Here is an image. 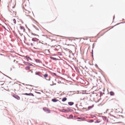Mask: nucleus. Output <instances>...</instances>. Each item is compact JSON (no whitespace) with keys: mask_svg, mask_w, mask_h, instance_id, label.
I'll use <instances>...</instances> for the list:
<instances>
[{"mask_svg":"<svg viewBox=\"0 0 125 125\" xmlns=\"http://www.w3.org/2000/svg\"><path fill=\"white\" fill-rule=\"evenodd\" d=\"M110 115L111 116L110 118L112 120V122L115 123L116 122V119L118 118V116H120L117 115V113H115L113 115L110 114Z\"/></svg>","mask_w":125,"mask_h":125,"instance_id":"obj_1","label":"nucleus"},{"mask_svg":"<svg viewBox=\"0 0 125 125\" xmlns=\"http://www.w3.org/2000/svg\"><path fill=\"white\" fill-rule=\"evenodd\" d=\"M30 87V86L28 85H27V87L24 88V91H29L31 89Z\"/></svg>","mask_w":125,"mask_h":125,"instance_id":"obj_2","label":"nucleus"},{"mask_svg":"<svg viewBox=\"0 0 125 125\" xmlns=\"http://www.w3.org/2000/svg\"><path fill=\"white\" fill-rule=\"evenodd\" d=\"M43 110L45 112H47L48 113H50V110L47 108L44 107L43 108Z\"/></svg>","mask_w":125,"mask_h":125,"instance_id":"obj_3","label":"nucleus"},{"mask_svg":"<svg viewBox=\"0 0 125 125\" xmlns=\"http://www.w3.org/2000/svg\"><path fill=\"white\" fill-rule=\"evenodd\" d=\"M50 58L51 59H52L55 60H59L60 59V57H58V58H56L55 57H51Z\"/></svg>","mask_w":125,"mask_h":125,"instance_id":"obj_4","label":"nucleus"},{"mask_svg":"<svg viewBox=\"0 0 125 125\" xmlns=\"http://www.w3.org/2000/svg\"><path fill=\"white\" fill-rule=\"evenodd\" d=\"M13 96L17 100H18L20 99V97L17 95H13Z\"/></svg>","mask_w":125,"mask_h":125,"instance_id":"obj_5","label":"nucleus"},{"mask_svg":"<svg viewBox=\"0 0 125 125\" xmlns=\"http://www.w3.org/2000/svg\"><path fill=\"white\" fill-rule=\"evenodd\" d=\"M24 94L26 95H31L32 96H34V95L31 93H30L29 94H27V93H25L24 94Z\"/></svg>","mask_w":125,"mask_h":125,"instance_id":"obj_6","label":"nucleus"},{"mask_svg":"<svg viewBox=\"0 0 125 125\" xmlns=\"http://www.w3.org/2000/svg\"><path fill=\"white\" fill-rule=\"evenodd\" d=\"M52 101L53 102H56L58 101V100L56 99L55 98H54L52 99Z\"/></svg>","mask_w":125,"mask_h":125,"instance_id":"obj_7","label":"nucleus"},{"mask_svg":"<svg viewBox=\"0 0 125 125\" xmlns=\"http://www.w3.org/2000/svg\"><path fill=\"white\" fill-rule=\"evenodd\" d=\"M30 33L31 35H34L35 36H37L38 37V38L39 37V36L38 35L34 33H33L32 32H31Z\"/></svg>","mask_w":125,"mask_h":125,"instance_id":"obj_8","label":"nucleus"},{"mask_svg":"<svg viewBox=\"0 0 125 125\" xmlns=\"http://www.w3.org/2000/svg\"><path fill=\"white\" fill-rule=\"evenodd\" d=\"M74 104V103L72 102H69L68 103V104L70 105H73Z\"/></svg>","mask_w":125,"mask_h":125,"instance_id":"obj_9","label":"nucleus"},{"mask_svg":"<svg viewBox=\"0 0 125 125\" xmlns=\"http://www.w3.org/2000/svg\"><path fill=\"white\" fill-rule=\"evenodd\" d=\"M61 111L63 112H68V111L67 110H66L64 109H62V110H61Z\"/></svg>","mask_w":125,"mask_h":125,"instance_id":"obj_10","label":"nucleus"},{"mask_svg":"<svg viewBox=\"0 0 125 125\" xmlns=\"http://www.w3.org/2000/svg\"><path fill=\"white\" fill-rule=\"evenodd\" d=\"M110 95L111 96H113L114 95V93L112 91L110 92Z\"/></svg>","mask_w":125,"mask_h":125,"instance_id":"obj_11","label":"nucleus"},{"mask_svg":"<svg viewBox=\"0 0 125 125\" xmlns=\"http://www.w3.org/2000/svg\"><path fill=\"white\" fill-rule=\"evenodd\" d=\"M23 63L24 64L26 65H28L29 63L28 62H24Z\"/></svg>","mask_w":125,"mask_h":125,"instance_id":"obj_12","label":"nucleus"},{"mask_svg":"<svg viewBox=\"0 0 125 125\" xmlns=\"http://www.w3.org/2000/svg\"><path fill=\"white\" fill-rule=\"evenodd\" d=\"M97 98V96H96L95 98H94V101H95V102H98V101H99V100H96V98Z\"/></svg>","mask_w":125,"mask_h":125,"instance_id":"obj_13","label":"nucleus"},{"mask_svg":"<svg viewBox=\"0 0 125 125\" xmlns=\"http://www.w3.org/2000/svg\"><path fill=\"white\" fill-rule=\"evenodd\" d=\"M20 28L21 29H23L24 30V31L25 30V29L24 27L22 26H20Z\"/></svg>","mask_w":125,"mask_h":125,"instance_id":"obj_14","label":"nucleus"},{"mask_svg":"<svg viewBox=\"0 0 125 125\" xmlns=\"http://www.w3.org/2000/svg\"><path fill=\"white\" fill-rule=\"evenodd\" d=\"M67 99L66 97H64L62 99V101L63 102H64Z\"/></svg>","mask_w":125,"mask_h":125,"instance_id":"obj_15","label":"nucleus"},{"mask_svg":"<svg viewBox=\"0 0 125 125\" xmlns=\"http://www.w3.org/2000/svg\"><path fill=\"white\" fill-rule=\"evenodd\" d=\"M26 58H27V60L28 61H29V60H31V58L29 57H28L27 56H26Z\"/></svg>","mask_w":125,"mask_h":125,"instance_id":"obj_16","label":"nucleus"},{"mask_svg":"<svg viewBox=\"0 0 125 125\" xmlns=\"http://www.w3.org/2000/svg\"><path fill=\"white\" fill-rule=\"evenodd\" d=\"M102 118L104 120H106L107 119V117L105 116H103L102 117Z\"/></svg>","mask_w":125,"mask_h":125,"instance_id":"obj_17","label":"nucleus"},{"mask_svg":"<svg viewBox=\"0 0 125 125\" xmlns=\"http://www.w3.org/2000/svg\"><path fill=\"white\" fill-rule=\"evenodd\" d=\"M35 61L37 62L40 63L41 62V61L39 60L36 59Z\"/></svg>","mask_w":125,"mask_h":125,"instance_id":"obj_18","label":"nucleus"},{"mask_svg":"<svg viewBox=\"0 0 125 125\" xmlns=\"http://www.w3.org/2000/svg\"><path fill=\"white\" fill-rule=\"evenodd\" d=\"M33 26L36 30L38 31L39 30V29L38 28H37L35 25H33Z\"/></svg>","mask_w":125,"mask_h":125,"instance_id":"obj_19","label":"nucleus"},{"mask_svg":"<svg viewBox=\"0 0 125 125\" xmlns=\"http://www.w3.org/2000/svg\"><path fill=\"white\" fill-rule=\"evenodd\" d=\"M30 67L29 66H27L25 67V69L26 70H29L30 69Z\"/></svg>","mask_w":125,"mask_h":125,"instance_id":"obj_20","label":"nucleus"},{"mask_svg":"<svg viewBox=\"0 0 125 125\" xmlns=\"http://www.w3.org/2000/svg\"><path fill=\"white\" fill-rule=\"evenodd\" d=\"M43 76L45 78H46L48 77V75L47 74H45Z\"/></svg>","mask_w":125,"mask_h":125,"instance_id":"obj_21","label":"nucleus"},{"mask_svg":"<svg viewBox=\"0 0 125 125\" xmlns=\"http://www.w3.org/2000/svg\"><path fill=\"white\" fill-rule=\"evenodd\" d=\"M35 38H33L32 39V41H34V42H36V40L35 39Z\"/></svg>","mask_w":125,"mask_h":125,"instance_id":"obj_22","label":"nucleus"},{"mask_svg":"<svg viewBox=\"0 0 125 125\" xmlns=\"http://www.w3.org/2000/svg\"><path fill=\"white\" fill-rule=\"evenodd\" d=\"M12 32L15 36H17V35L16 33L14 31H13Z\"/></svg>","mask_w":125,"mask_h":125,"instance_id":"obj_23","label":"nucleus"},{"mask_svg":"<svg viewBox=\"0 0 125 125\" xmlns=\"http://www.w3.org/2000/svg\"><path fill=\"white\" fill-rule=\"evenodd\" d=\"M13 21H14V23L15 24H16V20L15 19H13Z\"/></svg>","mask_w":125,"mask_h":125,"instance_id":"obj_24","label":"nucleus"},{"mask_svg":"<svg viewBox=\"0 0 125 125\" xmlns=\"http://www.w3.org/2000/svg\"><path fill=\"white\" fill-rule=\"evenodd\" d=\"M94 122V120H89V122L92 123Z\"/></svg>","mask_w":125,"mask_h":125,"instance_id":"obj_25","label":"nucleus"},{"mask_svg":"<svg viewBox=\"0 0 125 125\" xmlns=\"http://www.w3.org/2000/svg\"><path fill=\"white\" fill-rule=\"evenodd\" d=\"M35 39H36V42H37L39 40V39H37L36 38H35Z\"/></svg>","mask_w":125,"mask_h":125,"instance_id":"obj_26","label":"nucleus"},{"mask_svg":"<svg viewBox=\"0 0 125 125\" xmlns=\"http://www.w3.org/2000/svg\"><path fill=\"white\" fill-rule=\"evenodd\" d=\"M123 23V22H121V23H118L117 24H116V25H115L114 26H116V25H118V24H120V23Z\"/></svg>","mask_w":125,"mask_h":125,"instance_id":"obj_27","label":"nucleus"},{"mask_svg":"<svg viewBox=\"0 0 125 125\" xmlns=\"http://www.w3.org/2000/svg\"><path fill=\"white\" fill-rule=\"evenodd\" d=\"M28 65L29 66H32V65L31 64V63H29V64Z\"/></svg>","mask_w":125,"mask_h":125,"instance_id":"obj_28","label":"nucleus"},{"mask_svg":"<svg viewBox=\"0 0 125 125\" xmlns=\"http://www.w3.org/2000/svg\"><path fill=\"white\" fill-rule=\"evenodd\" d=\"M115 18V15H114L113 16V21H114V20Z\"/></svg>","mask_w":125,"mask_h":125,"instance_id":"obj_29","label":"nucleus"},{"mask_svg":"<svg viewBox=\"0 0 125 125\" xmlns=\"http://www.w3.org/2000/svg\"><path fill=\"white\" fill-rule=\"evenodd\" d=\"M82 118H81V117H80V118L79 117L77 118V119H82Z\"/></svg>","mask_w":125,"mask_h":125,"instance_id":"obj_30","label":"nucleus"},{"mask_svg":"<svg viewBox=\"0 0 125 125\" xmlns=\"http://www.w3.org/2000/svg\"><path fill=\"white\" fill-rule=\"evenodd\" d=\"M36 74V75H39V73H35Z\"/></svg>","mask_w":125,"mask_h":125,"instance_id":"obj_31","label":"nucleus"},{"mask_svg":"<svg viewBox=\"0 0 125 125\" xmlns=\"http://www.w3.org/2000/svg\"><path fill=\"white\" fill-rule=\"evenodd\" d=\"M2 27L4 29H6L5 28V27L4 26H2Z\"/></svg>","mask_w":125,"mask_h":125,"instance_id":"obj_32","label":"nucleus"},{"mask_svg":"<svg viewBox=\"0 0 125 125\" xmlns=\"http://www.w3.org/2000/svg\"><path fill=\"white\" fill-rule=\"evenodd\" d=\"M31 46H33V43H31Z\"/></svg>","mask_w":125,"mask_h":125,"instance_id":"obj_33","label":"nucleus"},{"mask_svg":"<svg viewBox=\"0 0 125 125\" xmlns=\"http://www.w3.org/2000/svg\"><path fill=\"white\" fill-rule=\"evenodd\" d=\"M92 55H93V50H92Z\"/></svg>","mask_w":125,"mask_h":125,"instance_id":"obj_34","label":"nucleus"},{"mask_svg":"<svg viewBox=\"0 0 125 125\" xmlns=\"http://www.w3.org/2000/svg\"><path fill=\"white\" fill-rule=\"evenodd\" d=\"M28 30H29V32H30V31H31V30H30V29H29L28 28Z\"/></svg>","mask_w":125,"mask_h":125,"instance_id":"obj_35","label":"nucleus"},{"mask_svg":"<svg viewBox=\"0 0 125 125\" xmlns=\"http://www.w3.org/2000/svg\"><path fill=\"white\" fill-rule=\"evenodd\" d=\"M25 26H26V27L27 28H28V27H27V25L26 24L25 25Z\"/></svg>","mask_w":125,"mask_h":125,"instance_id":"obj_36","label":"nucleus"},{"mask_svg":"<svg viewBox=\"0 0 125 125\" xmlns=\"http://www.w3.org/2000/svg\"><path fill=\"white\" fill-rule=\"evenodd\" d=\"M94 47V44H93V47L92 48H93Z\"/></svg>","mask_w":125,"mask_h":125,"instance_id":"obj_37","label":"nucleus"},{"mask_svg":"<svg viewBox=\"0 0 125 125\" xmlns=\"http://www.w3.org/2000/svg\"><path fill=\"white\" fill-rule=\"evenodd\" d=\"M15 7V6L12 7V8H14Z\"/></svg>","mask_w":125,"mask_h":125,"instance_id":"obj_38","label":"nucleus"},{"mask_svg":"<svg viewBox=\"0 0 125 125\" xmlns=\"http://www.w3.org/2000/svg\"><path fill=\"white\" fill-rule=\"evenodd\" d=\"M125 20V19H123L122 20V21H124Z\"/></svg>","mask_w":125,"mask_h":125,"instance_id":"obj_39","label":"nucleus"},{"mask_svg":"<svg viewBox=\"0 0 125 125\" xmlns=\"http://www.w3.org/2000/svg\"><path fill=\"white\" fill-rule=\"evenodd\" d=\"M58 57H59V56H57V57H56V58H58Z\"/></svg>","mask_w":125,"mask_h":125,"instance_id":"obj_40","label":"nucleus"},{"mask_svg":"<svg viewBox=\"0 0 125 125\" xmlns=\"http://www.w3.org/2000/svg\"><path fill=\"white\" fill-rule=\"evenodd\" d=\"M39 43H42V42H40H40H39Z\"/></svg>","mask_w":125,"mask_h":125,"instance_id":"obj_41","label":"nucleus"},{"mask_svg":"<svg viewBox=\"0 0 125 125\" xmlns=\"http://www.w3.org/2000/svg\"><path fill=\"white\" fill-rule=\"evenodd\" d=\"M27 45H29V44H28H28H27Z\"/></svg>","mask_w":125,"mask_h":125,"instance_id":"obj_42","label":"nucleus"},{"mask_svg":"<svg viewBox=\"0 0 125 125\" xmlns=\"http://www.w3.org/2000/svg\"><path fill=\"white\" fill-rule=\"evenodd\" d=\"M42 36H45V35H42Z\"/></svg>","mask_w":125,"mask_h":125,"instance_id":"obj_43","label":"nucleus"},{"mask_svg":"<svg viewBox=\"0 0 125 125\" xmlns=\"http://www.w3.org/2000/svg\"><path fill=\"white\" fill-rule=\"evenodd\" d=\"M39 54V55H42V54Z\"/></svg>","mask_w":125,"mask_h":125,"instance_id":"obj_44","label":"nucleus"},{"mask_svg":"<svg viewBox=\"0 0 125 125\" xmlns=\"http://www.w3.org/2000/svg\"><path fill=\"white\" fill-rule=\"evenodd\" d=\"M97 122L98 123L99 122H98V121H97Z\"/></svg>","mask_w":125,"mask_h":125,"instance_id":"obj_45","label":"nucleus"},{"mask_svg":"<svg viewBox=\"0 0 125 125\" xmlns=\"http://www.w3.org/2000/svg\"><path fill=\"white\" fill-rule=\"evenodd\" d=\"M18 55H20V54H17Z\"/></svg>","mask_w":125,"mask_h":125,"instance_id":"obj_46","label":"nucleus"},{"mask_svg":"<svg viewBox=\"0 0 125 125\" xmlns=\"http://www.w3.org/2000/svg\"><path fill=\"white\" fill-rule=\"evenodd\" d=\"M0 55H2V54H0Z\"/></svg>","mask_w":125,"mask_h":125,"instance_id":"obj_47","label":"nucleus"},{"mask_svg":"<svg viewBox=\"0 0 125 125\" xmlns=\"http://www.w3.org/2000/svg\"><path fill=\"white\" fill-rule=\"evenodd\" d=\"M19 34H21V33L20 32H19Z\"/></svg>","mask_w":125,"mask_h":125,"instance_id":"obj_48","label":"nucleus"},{"mask_svg":"<svg viewBox=\"0 0 125 125\" xmlns=\"http://www.w3.org/2000/svg\"><path fill=\"white\" fill-rule=\"evenodd\" d=\"M92 57H93V55H92Z\"/></svg>","mask_w":125,"mask_h":125,"instance_id":"obj_49","label":"nucleus"},{"mask_svg":"<svg viewBox=\"0 0 125 125\" xmlns=\"http://www.w3.org/2000/svg\"><path fill=\"white\" fill-rule=\"evenodd\" d=\"M35 22L36 21L35 20Z\"/></svg>","mask_w":125,"mask_h":125,"instance_id":"obj_50","label":"nucleus"},{"mask_svg":"<svg viewBox=\"0 0 125 125\" xmlns=\"http://www.w3.org/2000/svg\"><path fill=\"white\" fill-rule=\"evenodd\" d=\"M31 72L32 73V71H31Z\"/></svg>","mask_w":125,"mask_h":125,"instance_id":"obj_51","label":"nucleus"},{"mask_svg":"<svg viewBox=\"0 0 125 125\" xmlns=\"http://www.w3.org/2000/svg\"><path fill=\"white\" fill-rule=\"evenodd\" d=\"M46 55H48V54H46Z\"/></svg>","mask_w":125,"mask_h":125,"instance_id":"obj_52","label":"nucleus"},{"mask_svg":"<svg viewBox=\"0 0 125 125\" xmlns=\"http://www.w3.org/2000/svg\"><path fill=\"white\" fill-rule=\"evenodd\" d=\"M124 23H125V22H124Z\"/></svg>","mask_w":125,"mask_h":125,"instance_id":"obj_53","label":"nucleus"}]
</instances>
